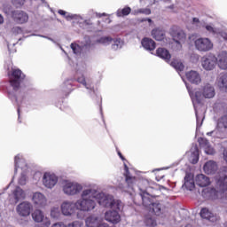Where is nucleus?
<instances>
[{"label": "nucleus", "mask_w": 227, "mask_h": 227, "mask_svg": "<svg viewBox=\"0 0 227 227\" xmlns=\"http://www.w3.org/2000/svg\"><path fill=\"white\" fill-rule=\"evenodd\" d=\"M97 201V202H96ZM97 203L101 207H110L120 208V202H113L104 193H98L95 190H84L82 194V199L76 201V210L90 212L97 207Z\"/></svg>", "instance_id": "1"}, {"label": "nucleus", "mask_w": 227, "mask_h": 227, "mask_svg": "<svg viewBox=\"0 0 227 227\" xmlns=\"http://www.w3.org/2000/svg\"><path fill=\"white\" fill-rule=\"evenodd\" d=\"M185 86L188 90L194 107L197 120V129H200V127L203 125V121L205 120V112L200 110L203 108V104L201 101L204 98H214V97H215V89L209 83L205 84L201 89L195 91L191 90V88H189L187 83H185Z\"/></svg>", "instance_id": "2"}, {"label": "nucleus", "mask_w": 227, "mask_h": 227, "mask_svg": "<svg viewBox=\"0 0 227 227\" xmlns=\"http://www.w3.org/2000/svg\"><path fill=\"white\" fill-rule=\"evenodd\" d=\"M215 188H206L202 191V196L206 200H217L219 192L224 193L227 191V167H222L219 171V178L216 180Z\"/></svg>", "instance_id": "3"}, {"label": "nucleus", "mask_w": 227, "mask_h": 227, "mask_svg": "<svg viewBox=\"0 0 227 227\" xmlns=\"http://www.w3.org/2000/svg\"><path fill=\"white\" fill-rule=\"evenodd\" d=\"M11 88L12 91H8V97L11 100H15L18 104V116L20 120V109L21 106L19 104V97H17L16 92L20 90V82L26 79V74L22 73L20 69H12L11 74H9Z\"/></svg>", "instance_id": "4"}, {"label": "nucleus", "mask_w": 227, "mask_h": 227, "mask_svg": "<svg viewBox=\"0 0 227 227\" xmlns=\"http://www.w3.org/2000/svg\"><path fill=\"white\" fill-rule=\"evenodd\" d=\"M110 201L114 203H120L119 207L118 206H114V207H110L112 210L107 211L105 214V219L108 221V223H112V224H118L120 221H121V216L120 215V210H121V201L120 200H114L113 199H109ZM106 208H109V207H105Z\"/></svg>", "instance_id": "5"}, {"label": "nucleus", "mask_w": 227, "mask_h": 227, "mask_svg": "<svg viewBox=\"0 0 227 227\" xmlns=\"http://www.w3.org/2000/svg\"><path fill=\"white\" fill-rule=\"evenodd\" d=\"M5 15H11L16 24H26L29 20V16L23 11H13L12 6H5L4 8Z\"/></svg>", "instance_id": "6"}, {"label": "nucleus", "mask_w": 227, "mask_h": 227, "mask_svg": "<svg viewBox=\"0 0 227 227\" xmlns=\"http://www.w3.org/2000/svg\"><path fill=\"white\" fill-rule=\"evenodd\" d=\"M195 49L199 52H208L214 49V43L207 37H200L194 41Z\"/></svg>", "instance_id": "7"}, {"label": "nucleus", "mask_w": 227, "mask_h": 227, "mask_svg": "<svg viewBox=\"0 0 227 227\" xmlns=\"http://www.w3.org/2000/svg\"><path fill=\"white\" fill-rule=\"evenodd\" d=\"M84 72H86V69L84 67H82V69H78L76 73L77 82H80V84H82L86 88V90H90V91H93V93H95V88L93 87V82H91V81L84 77Z\"/></svg>", "instance_id": "8"}, {"label": "nucleus", "mask_w": 227, "mask_h": 227, "mask_svg": "<svg viewBox=\"0 0 227 227\" xmlns=\"http://www.w3.org/2000/svg\"><path fill=\"white\" fill-rule=\"evenodd\" d=\"M217 58L212 54L206 55L201 58V67L207 72L214 70V68H215Z\"/></svg>", "instance_id": "9"}, {"label": "nucleus", "mask_w": 227, "mask_h": 227, "mask_svg": "<svg viewBox=\"0 0 227 227\" xmlns=\"http://www.w3.org/2000/svg\"><path fill=\"white\" fill-rule=\"evenodd\" d=\"M82 190V186L77 183L67 182L63 186V192L68 196H74V194H79Z\"/></svg>", "instance_id": "10"}, {"label": "nucleus", "mask_w": 227, "mask_h": 227, "mask_svg": "<svg viewBox=\"0 0 227 227\" xmlns=\"http://www.w3.org/2000/svg\"><path fill=\"white\" fill-rule=\"evenodd\" d=\"M171 35L174 42L176 44V51H180V49H182V43L185 42V38H186L185 32H184V30H181V29H178V30L172 29Z\"/></svg>", "instance_id": "11"}, {"label": "nucleus", "mask_w": 227, "mask_h": 227, "mask_svg": "<svg viewBox=\"0 0 227 227\" xmlns=\"http://www.w3.org/2000/svg\"><path fill=\"white\" fill-rule=\"evenodd\" d=\"M16 210L19 215H21V217H27V215H30L31 211L33 210V205L27 201H24L18 205Z\"/></svg>", "instance_id": "12"}, {"label": "nucleus", "mask_w": 227, "mask_h": 227, "mask_svg": "<svg viewBox=\"0 0 227 227\" xmlns=\"http://www.w3.org/2000/svg\"><path fill=\"white\" fill-rule=\"evenodd\" d=\"M32 217L35 223H43V227L51 226V220L43 215L40 209H36L32 214Z\"/></svg>", "instance_id": "13"}, {"label": "nucleus", "mask_w": 227, "mask_h": 227, "mask_svg": "<svg viewBox=\"0 0 227 227\" xmlns=\"http://www.w3.org/2000/svg\"><path fill=\"white\" fill-rule=\"evenodd\" d=\"M43 184L48 189H52V187L58 184V176H56L54 174L45 172L43 177Z\"/></svg>", "instance_id": "14"}, {"label": "nucleus", "mask_w": 227, "mask_h": 227, "mask_svg": "<svg viewBox=\"0 0 227 227\" xmlns=\"http://www.w3.org/2000/svg\"><path fill=\"white\" fill-rule=\"evenodd\" d=\"M91 45V40L90 38H85V43L79 45L77 43H72L70 47L74 52V54L79 55L82 52V49H88Z\"/></svg>", "instance_id": "15"}, {"label": "nucleus", "mask_w": 227, "mask_h": 227, "mask_svg": "<svg viewBox=\"0 0 227 227\" xmlns=\"http://www.w3.org/2000/svg\"><path fill=\"white\" fill-rule=\"evenodd\" d=\"M25 199H26V193L24 192V190L17 186L16 189L12 192V198L10 199V201L13 205H17L18 202Z\"/></svg>", "instance_id": "16"}, {"label": "nucleus", "mask_w": 227, "mask_h": 227, "mask_svg": "<svg viewBox=\"0 0 227 227\" xmlns=\"http://www.w3.org/2000/svg\"><path fill=\"white\" fill-rule=\"evenodd\" d=\"M76 208H77L76 202L73 203V202L66 201L61 205V210L64 215H72V214L75 212Z\"/></svg>", "instance_id": "17"}, {"label": "nucleus", "mask_w": 227, "mask_h": 227, "mask_svg": "<svg viewBox=\"0 0 227 227\" xmlns=\"http://www.w3.org/2000/svg\"><path fill=\"white\" fill-rule=\"evenodd\" d=\"M32 200L38 208H42L47 205V199L45 198V195L40 192L34 193Z\"/></svg>", "instance_id": "18"}, {"label": "nucleus", "mask_w": 227, "mask_h": 227, "mask_svg": "<svg viewBox=\"0 0 227 227\" xmlns=\"http://www.w3.org/2000/svg\"><path fill=\"white\" fill-rule=\"evenodd\" d=\"M65 19H67V20H75V22L78 24H85V26H90L91 24V20H84V18H82L81 15L70 14L67 12Z\"/></svg>", "instance_id": "19"}, {"label": "nucleus", "mask_w": 227, "mask_h": 227, "mask_svg": "<svg viewBox=\"0 0 227 227\" xmlns=\"http://www.w3.org/2000/svg\"><path fill=\"white\" fill-rule=\"evenodd\" d=\"M203 169L207 175H215L218 169L217 163L214 160H208L205 163Z\"/></svg>", "instance_id": "20"}, {"label": "nucleus", "mask_w": 227, "mask_h": 227, "mask_svg": "<svg viewBox=\"0 0 227 227\" xmlns=\"http://www.w3.org/2000/svg\"><path fill=\"white\" fill-rule=\"evenodd\" d=\"M186 79L189 81V82H192V84H200L201 82V75H200V73L197 71H190L186 73Z\"/></svg>", "instance_id": "21"}, {"label": "nucleus", "mask_w": 227, "mask_h": 227, "mask_svg": "<svg viewBox=\"0 0 227 227\" xmlns=\"http://www.w3.org/2000/svg\"><path fill=\"white\" fill-rule=\"evenodd\" d=\"M216 63L222 70H226L227 68V52L222 51L217 55Z\"/></svg>", "instance_id": "22"}, {"label": "nucleus", "mask_w": 227, "mask_h": 227, "mask_svg": "<svg viewBox=\"0 0 227 227\" xmlns=\"http://www.w3.org/2000/svg\"><path fill=\"white\" fill-rule=\"evenodd\" d=\"M184 186L185 189H187V191H194L196 184L194 183V176H192V175H185Z\"/></svg>", "instance_id": "23"}, {"label": "nucleus", "mask_w": 227, "mask_h": 227, "mask_svg": "<svg viewBox=\"0 0 227 227\" xmlns=\"http://www.w3.org/2000/svg\"><path fill=\"white\" fill-rule=\"evenodd\" d=\"M195 182L199 187H208V185H210V178L203 174L198 175Z\"/></svg>", "instance_id": "24"}, {"label": "nucleus", "mask_w": 227, "mask_h": 227, "mask_svg": "<svg viewBox=\"0 0 227 227\" xmlns=\"http://www.w3.org/2000/svg\"><path fill=\"white\" fill-rule=\"evenodd\" d=\"M126 173L124 174L125 182L129 189H133L134 184H136V176H130V172L129 171V167L124 165Z\"/></svg>", "instance_id": "25"}, {"label": "nucleus", "mask_w": 227, "mask_h": 227, "mask_svg": "<svg viewBox=\"0 0 227 227\" xmlns=\"http://www.w3.org/2000/svg\"><path fill=\"white\" fill-rule=\"evenodd\" d=\"M142 47L145 49V51H155V41L151 38L145 37L141 41Z\"/></svg>", "instance_id": "26"}, {"label": "nucleus", "mask_w": 227, "mask_h": 227, "mask_svg": "<svg viewBox=\"0 0 227 227\" xmlns=\"http://www.w3.org/2000/svg\"><path fill=\"white\" fill-rule=\"evenodd\" d=\"M200 215L202 219H207V221H211V223H214V221H215V217L214 216V213L209 211V209L207 208V207L201 208Z\"/></svg>", "instance_id": "27"}, {"label": "nucleus", "mask_w": 227, "mask_h": 227, "mask_svg": "<svg viewBox=\"0 0 227 227\" xmlns=\"http://www.w3.org/2000/svg\"><path fill=\"white\" fill-rule=\"evenodd\" d=\"M73 86H74L73 79L67 80L66 82H63L61 88H62V91L65 93L66 97L67 95H70V93H72V91L74 90Z\"/></svg>", "instance_id": "28"}, {"label": "nucleus", "mask_w": 227, "mask_h": 227, "mask_svg": "<svg viewBox=\"0 0 227 227\" xmlns=\"http://www.w3.org/2000/svg\"><path fill=\"white\" fill-rule=\"evenodd\" d=\"M142 198V204L145 208H152V205H153V200H152V197H150V194L148 192H144L141 193Z\"/></svg>", "instance_id": "29"}, {"label": "nucleus", "mask_w": 227, "mask_h": 227, "mask_svg": "<svg viewBox=\"0 0 227 227\" xmlns=\"http://www.w3.org/2000/svg\"><path fill=\"white\" fill-rule=\"evenodd\" d=\"M156 54L159 58H161V59L167 61V63H168L169 59H171V54L165 48H158Z\"/></svg>", "instance_id": "30"}, {"label": "nucleus", "mask_w": 227, "mask_h": 227, "mask_svg": "<svg viewBox=\"0 0 227 227\" xmlns=\"http://www.w3.org/2000/svg\"><path fill=\"white\" fill-rule=\"evenodd\" d=\"M218 87L222 91L227 90V74H221L218 77Z\"/></svg>", "instance_id": "31"}, {"label": "nucleus", "mask_w": 227, "mask_h": 227, "mask_svg": "<svg viewBox=\"0 0 227 227\" xmlns=\"http://www.w3.org/2000/svg\"><path fill=\"white\" fill-rule=\"evenodd\" d=\"M151 35L154 40H157L158 42H161V40H164V31L160 28H154L152 30Z\"/></svg>", "instance_id": "32"}, {"label": "nucleus", "mask_w": 227, "mask_h": 227, "mask_svg": "<svg viewBox=\"0 0 227 227\" xmlns=\"http://www.w3.org/2000/svg\"><path fill=\"white\" fill-rule=\"evenodd\" d=\"M149 208L153 209L155 215H160L164 210V207L160 203H153Z\"/></svg>", "instance_id": "33"}, {"label": "nucleus", "mask_w": 227, "mask_h": 227, "mask_svg": "<svg viewBox=\"0 0 227 227\" xmlns=\"http://www.w3.org/2000/svg\"><path fill=\"white\" fill-rule=\"evenodd\" d=\"M96 43H100L101 45H111L113 43V37L111 36H103L96 40Z\"/></svg>", "instance_id": "34"}, {"label": "nucleus", "mask_w": 227, "mask_h": 227, "mask_svg": "<svg viewBox=\"0 0 227 227\" xmlns=\"http://www.w3.org/2000/svg\"><path fill=\"white\" fill-rule=\"evenodd\" d=\"M130 12H132L130 7H124L123 9H119L116 15L117 17H127V15H130Z\"/></svg>", "instance_id": "35"}, {"label": "nucleus", "mask_w": 227, "mask_h": 227, "mask_svg": "<svg viewBox=\"0 0 227 227\" xmlns=\"http://www.w3.org/2000/svg\"><path fill=\"white\" fill-rule=\"evenodd\" d=\"M145 224L147 227H155L157 226V221H155V218L152 217L151 215H146Z\"/></svg>", "instance_id": "36"}, {"label": "nucleus", "mask_w": 227, "mask_h": 227, "mask_svg": "<svg viewBox=\"0 0 227 227\" xmlns=\"http://www.w3.org/2000/svg\"><path fill=\"white\" fill-rule=\"evenodd\" d=\"M121 47H123V41H121V39H113L112 49L114 51H118V49H121Z\"/></svg>", "instance_id": "37"}, {"label": "nucleus", "mask_w": 227, "mask_h": 227, "mask_svg": "<svg viewBox=\"0 0 227 227\" xmlns=\"http://www.w3.org/2000/svg\"><path fill=\"white\" fill-rule=\"evenodd\" d=\"M171 67L175 68L177 72L184 71V64L182 62H178L177 60H174L170 63Z\"/></svg>", "instance_id": "38"}, {"label": "nucleus", "mask_w": 227, "mask_h": 227, "mask_svg": "<svg viewBox=\"0 0 227 227\" xmlns=\"http://www.w3.org/2000/svg\"><path fill=\"white\" fill-rule=\"evenodd\" d=\"M194 158L192 160V164H198V160H200V149L198 148V145H194Z\"/></svg>", "instance_id": "39"}, {"label": "nucleus", "mask_w": 227, "mask_h": 227, "mask_svg": "<svg viewBox=\"0 0 227 227\" xmlns=\"http://www.w3.org/2000/svg\"><path fill=\"white\" fill-rule=\"evenodd\" d=\"M207 136H208L209 137H214L215 139H219L221 137V132L219 131V129H214L211 132H207Z\"/></svg>", "instance_id": "40"}, {"label": "nucleus", "mask_w": 227, "mask_h": 227, "mask_svg": "<svg viewBox=\"0 0 227 227\" xmlns=\"http://www.w3.org/2000/svg\"><path fill=\"white\" fill-rule=\"evenodd\" d=\"M205 146V152L207 155H214L215 153V149L214 147L210 146L208 143L203 144Z\"/></svg>", "instance_id": "41"}, {"label": "nucleus", "mask_w": 227, "mask_h": 227, "mask_svg": "<svg viewBox=\"0 0 227 227\" xmlns=\"http://www.w3.org/2000/svg\"><path fill=\"white\" fill-rule=\"evenodd\" d=\"M12 35H22V33H23L22 27H13L12 28Z\"/></svg>", "instance_id": "42"}, {"label": "nucleus", "mask_w": 227, "mask_h": 227, "mask_svg": "<svg viewBox=\"0 0 227 227\" xmlns=\"http://www.w3.org/2000/svg\"><path fill=\"white\" fill-rule=\"evenodd\" d=\"M12 4H14L16 8H20V6H22L24 3H26V0H12Z\"/></svg>", "instance_id": "43"}, {"label": "nucleus", "mask_w": 227, "mask_h": 227, "mask_svg": "<svg viewBox=\"0 0 227 227\" xmlns=\"http://www.w3.org/2000/svg\"><path fill=\"white\" fill-rule=\"evenodd\" d=\"M137 13H144V15H150L152 13V11L148 8L138 9L137 11Z\"/></svg>", "instance_id": "44"}, {"label": "nucleus", "mask_w": 227, "mask_h": 227, "mask_svg": "<svg viewBox=\"0 0 227 227\" xmlns=\"http://www.w3.org/2000/svg\"><path fill=\"white\" fill-rule=\"evenodd\" d=\"M219 36L227 43V31L226 30H221L218 33Z\"/></svg>", "instance_id": "45"}, {"label": "nucleus", "mask_w": 227, "mask_h": 227, "mask_svg": "<svg viewBox=\"0 0 227 227\" xmlns=\"http://www.w3.org/2000/svg\"><path fill=\"white\" fill-rule=\"evenodd\" d=\"M219 125H222L224 127V129H227V116H223L219 120Z\"/></svg>", "instance_id": "46"}, {"label": "nucleus", "mask_w": 227, "mask_h": 227, "mask_svg": "<svg viewBox=\"0 0 227 227\" xmlns=\"http://www.w3.org/2000/svg\"><path fill=\"white\" fill-rule=\"evenodd\" d=\"M140 22H147L148 26H153V20L150 18L142 19L140 20Z\"/></svg>", "instance_id": "47"}, {"label": "nucleus", "mask_w": 227, "mask_h": 227, "mask_svg": "<svg viewBox=\"0 0 227 227\" xmlns=\"http://www.w3.org/2000/svg\"><path fill=\"white\" fill-rule=\"evenodd\" d=\"M206 29L207 31H208L209 33H214L215 34V29L214 28V27L210 26V25H207L206 26Z\"/></svg>", "instance_id": "48"}, {"label": "nucleus", "mask_w": 227, "mask_h": 227, "mask_svg": "<svg viewBox=\"0 0 227 227\" xmlns=\"http://www.w3.org/2000/svg\"><path fill=\"white\" fill-rule=\"evenodd\" d=\"M19 160H20V157L19 155L14 157V163H15V167L19 168Z\"/></svg>", "instance_id": "49"}, {"label": "nucleus", "mask_w": 227, "mask_h": 227, "mask_svg": "<svg viewBox=\"0 0 227 227\" xmlns=\"http://www.w3.org/2000/svg\"><path fill=\"white\" fill-rule=\"evenodd\" d=\"M58 13H59V15H62L63 17H65L66 14H67V12H65V11H63V10H59V11H58Z\"/></svg>", "instance_id": "50"}, {"label": "nucleus", "mask_w": 227, "mask_h": 227, "mask_svg": "<svg viewBox=\"0 0 227 227\" xmlns=\"http://www.w3.org/2000/svg\"><path fill=\"white\" fill-rule=\"evenodd\" d=\"M42 36L43 38H47V40H50L51 42H52L53 43H56V41H54V39L49 37V36H45V35H40Z\"/></svg>", "instance_id": "51"}, {"label": "nucleus", "mask_w": 227, "mask_h": 227, "mask_svg": "<svg viewBox=\"0 0 227 227\" xmlns=\"http://www.w3.org/2000/svg\"><path fill=\"white\" fill-rule=\"evenodd\" d=\"M20 185H25V184H26V178L21 177V178L20 179Z\"/></svg>", "instance_id": "52"}, {"label": "nucleus", "mask_w": 227, "mask_h": 227, "mask_svg": "<svg viewBox=\"0 0 227 227\" xmlns=\"http://www.w3.org/2000/svg\"><path fill=\"white\" fill-rule=\"evenodd\" d=\"M117 153H118L120 159H121V160H125V157H123V154H121V152L117 151Z\"/></svg>", "instance_id": "53"}, {"label": "nucleus", "mask_w": 227, "mask_h": 227, "mask_svg": "<svg viewBox=\"0 0 227 227\" xmlns=\"http://www.w3.org/2000/svg\"><path fill=\"white\" fill-rule=\"evenodd\" d=\"M198 23H200V19H198V18H193V19H192V24H198Z\"/></svg>", "instance_id": "54"}, {"label": "nucleus", "mask_w": 227, "mask_h": 227, "mask_svg": "<svg viewBox=\"0 0 227 227\" xmlns=\"http://www.w3.org/2000/svg\"><path fill=\"white\" fill-rule=\"evenodd\" d=\"M4 22V18H3V15L0 14V24H3Z\"/></svg>", "instance_id": "55"}, {"label": "nucleus", "mask_w": 227, "mask_h": 227, "mask_svg": "<svg viewBox=\"0 0 227 227\" xmlns=\"http://www.w3.org/2000/svg\"><path fill=\"white\" fill-rule=\"evenodd\" d=\"M51 215L53 216V217H56V215H54V210H51Z\"/></svg>", "instance_id": "56"}, {"label": "nucleus", "mask_w": 227, "mask_h": 227, "mask_svg": "<svg viewBox=\"0 0 227 227\" xmlns=\"http://www.w3.org/2000/svg\"><path fill=\"white\" fill-rule=\"evenodd\" d=\"M104 15H106V13H103V14H98V17H102V16H104Z\"/></svg>", "instance_id": "57"}, {"label": "nucleus", "mask_w": 227, "mask_h": 227, "mask_svg": "<svg viewBox=\"0 0 227 227\" xmlns=\"http://www.w3.org/2000/svg\"><path fill=\"white\" fill-rule=\"evenodd\" d=\"M8 49H10V44H7Z\"/></svg>", "instance_id": "58"}, {"label": "nucleus", "mask_w": 227, "mask_h": 227, "mask_svg": "<svg viewBox=\"0 0 227 227\" xmlns=\"http://www.w3.org/2000/svg\"><path fill=\"white\" fill-rule=\"evenodd\" d=\"M43 3H45V0H41Z\"/></svg>", "instance_id": "59"}, {"label": "nucleus", "mask_w": 227, "mask_h": 227, "mask_svg": "<svg viewBox=\"0 0 227 227\" xmlns=\"http://www.w3.org/2000/svg\"><path fill=\"white\" fill-rule=\"evenodd\" d=\"M62 51L65 52V50H63V48H61Z\"/></svg>", "instance_id": "60"}, {"label": "nucleus", "mask_w": 227, "mask_h": 227, "mask_svg": "<svg viewBox=\"0 0 227 227\" xmlns=\"http://www.w3.org/2000/svg\"><path fill=\"white\" fill-rule=\"evenodd\" d=\"M101 114H102V107H100Z\"/></svg>", "instance_id": "61"}]
</instances>
